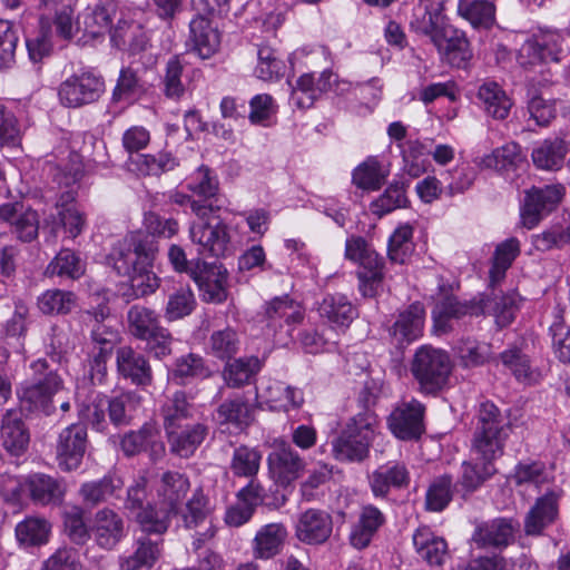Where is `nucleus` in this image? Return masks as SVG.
Wrapping results in <instances>:
<instances>
[{"label": "nucleus", "mask_w": 570, "mask_h": 570, "mask_svg": "<svg viewBox=\"0 0 570 570\" xmlns=\"http://www.w3.org/2000/svg\"><path fill=\"white\" fill-rule=\"evenodd\" d=\"M0 439L3 448L12 455L19 456L27 451L30 434L20 410L10 409L2 415Z\"/></svg>", "instance_id": "23"}, {"label": "nucleus", "mask_w": 570, "mask_h": 570, "mask_svg": "<svg viewBox=\"0 0 570 570\" xmlns=\"http://www.w3.org/2000/svg\"><path fill=\"white\" fill-rule=\"evenodd\" d=\"M87 428L75 423L65 428L58 436L56 460L60 470L71 472L80 468L87 450Z\"/></svg>", "instance_id": "12"}, {"label": "nucleus", "mask_w": 570, "mask_h": 570, "mask_svg": "<svg viewBox=\"0 0 570 570\" xmlns=\"http://www.w3.org/2000/svg\"><path fill=\"white\" fill-rule=\"evenodd\" d=\"M0 219L11 225V233L21 242L30 243L38 236V213L20 203L0 206Z\"/></svg>", "instance_id": "20"}, {"label": "nucleus", "mask_w": 570, "mask_h": 570, "mask_svg": "<svg viewBox=\"0 0 570 570\" xmlns=\"http://www.w3.org/2000/svg\"><path fill=\"white\" fill-rule=\"evenodd\" d=\"M126 323L128 333L137 340L146 337V335L161 326L159 314L155 309L141 304H135L129 307Z\"/></svg>", "instance_id": "45"}, {"label": "nucleus", "mask_w": 570, "mask_h": 570, "mask_svg": "<svg viewBox=\"0 0 570 570\" xmlns=\"http://www.w3.org/2000/svg\"><path fill=\"white\" fill-rule=\"evenodd\" d=\"M65 492L63 483L51 475L32 473L23 478V494L36 504H59Z\"/></svg>", "instance_id": "22"}, {"label": "nucleus", "mask_w": 570, "mask_h": 570, "mask_svg": "<svg viewBox=\"0 0 570 570\" xmlns=\"http://www.w3.org/2000/svg\"><path fill=\"white\" fill-rule=\"evenodd\" d=\"M267 461L273 478L281 485H288L296 480L305 468L301 455L285 442L269 453Z\"/></svg>", "instance_id": "19"}, {"label": "nucleus", "mask_w": 570, "mask_h": 570, "mask_svg": "<svg viewBox=\"0 0 570 570\" xmlns=\"http://www.w3.org/2000/svg\"><path fill=\"white\" fill-rule=\"evenodd\" d=\"M266 401L271 409L288 412L303 405L304 395L299 389L275 381L266 389Z\"/></svg>", "instance_id": "50"}, {"label": "nucleus", "mask_w": 570, "mask_h": 570, "mask_svg": "<svg viewBox=\"0 0 570 570\" xmlns=\"http://www.w3.org/2000/svg\"><path fill=\"white\" fill-rule=\"evenodd\" d=\"M189 238L199 255L222 258L233 252L230 227L216 213L191 222Z\"/></svg>", "instance_id": "7"}, {"label": "nucleus", "mask_w": 570, "mask_h": 570, "mask_svg": "<svg viewBox=\"0 0 570 570\" xmlns=\"http://www.w3.org/2000/svg\"><path fill=\"white\" fill-rule=\"evenodd\" d=\"M85 273V264L73 250L61 249L46 268L47 276L79 279Z\"/></svg>", "instance_id": "52"}, {"label": "nucleus", "mask_w": 570, "mask_h": 570, "mask_svg": "<svg viewBox=\"0 0 570 570\" xmlns=\"http://www.w3.org/2000/svg\"><path fill=\"white\" fill-rule=\"evenodd\" d=\"M532 244L540 252L564 247L570 244V224L551 225L542 233L533 235Z\"/></svg>", "instance_id": "64"}, {"label": "nucleus", "mask_w": 570, "mask_h": 570, "mask_svg": "<svg viewBox=\"0 0 570 570\" xmlns=\"http://www.w3.org/2000/svg\"><path fill=\"white\" fill-rule=\"evenodd\" d=\"M413 544L417 556L430 566H441L448 553V544L429 528H419L413 534Z\"/></svg>", "instance_id": "39"}, {"label": "nucleus", "mask_w": 570, "mask_h": 570, "mask_svg": "<svg viewBox=\"0 0 570 570\" xmlns=\"http://www.w3.org/2000/svg\"><path fill=\"white\" fill-rule=\"evenodd\" d=\"M177 515L169 508L148 504L142 511L136 514V521L141 530L147 533L163 534L167 531L173 517Z\"/></svg>", "instance_id": "53"}, {"label": "nucleus", "mask_w": 570, "mask_h": 570, "mask_svg": "<svg viewBox=\"0 0 570 570\" xmlns=\"http://www.w3.org/2000/svg\"><path fill=\"white\" fill-rule=\"evenodd\" d=\"M263 362L257 356H246L227 362L223 377L228 387L239 389L250 384L262 370Z\"/></svg>", "instance_id": "42"}, {"label": "nucleus", "mask_w": 570, "mask_h": 570, "mask_svg": "<svg viewBox=\"0 0 570 570\" xmlns=\"http://www.w3.org/2000/svg\"><path fill=\"white\" fill-rule=\"evenodd\" d=\"M407 204L404 183H393L385 191L370 205L372 214L382 217L396 208L405 207Z\"/></svg>", "instance_id": "63"}, {"label": "nucleus", "mask_w": 570, "mask_h": 570, "mask_svg": "<svg viewBox=\"0 0 570 570\" xmlns=\"http://www.w3.org/2000/svg\"><path fill=\"white\" fill-rule=\"evenodd\" d=\"M32 376L21 389L20 399L31 410L45 415L55 412L53 396L63 389V380L57 368L47 360L39 358L31 363Z\"/></svg>", "instance_id": "6"}, {"label": "nucleus", "mask_w": 570, "mask_h": 570, "mask_svg": "<svg viewBox=\"0 0 570 570\" xmlns=\"http://www.w3.org/2000/svg\"><path fill=\"white\" fill-rule=\"evenodd\" d=\"M195 405L184 391L175 392L160 407L166 434L186 426L194 419Z\"/></svg>", "instance_id": "32"}, {"label": "nucleus", "mask_w": 570, "mask_h": 570, "mask_svg": "<svg viewBox=\"0 0 570 570\" xmlns=\"http://www.w3.org/2000/svg\"><path fill=\"white\" fill-rule=\"evenodd\" d=\"M120 448L126 456L146 452L153 461L165 454V444L160 440L159 431L151 423H145L137 431L127 432L120 441Z\"/></svg>", "instance_id": "17"}, {"label": "nucleus", "mask_w": 570, "mask_h": 570, "mask_svg": "<svg viewBox=\"0 0 570 570\" xmlns=\"http://www.w3.org/2000/svg\"><path fill=\"white\" fill-rule=\"evenodd\" d=\"M434 327L440 333H448L454 328V322L464 316L482 315V307L476 299L460 302L454 296H446L433 309Z\"/></svg>", "instance_id": "18"}, {"label": "nucleus", "mask_w": 570, "mask_h": 570, "mask_svg": "<svg viewBox=\"0 0 570 570\" xmlns=\"http://www.w3.org/2000/svg\"><path fill=\"white\" fill-rule=\"evenodd\" d=\"M459 360L464 367H476L492 358V346L485 342H479L466 337L459 341L456 345Z\"/></svg>", "instance_id": "54"}, {"label": "nucleus", "mask_w": 570, "mask_h": 570, "mask_svg": "<svg viewBox=\"0 0 570 570\" xmlns=\"http://www.w3.org/2000/svg\"><path fill=\"white\" fill-rule=\"evenodd\" d=\"M77 306V296L73 292L59 288L47 289L37 298V307L43 315H67Z\"/></svg>", "instance_id": "48"}, {"label": "nucleus", "mask_w": 570, "mask_h": 570, "mask_svg": "<svg viewBox=\"0 0 570 570\" xmlns=\"http://www.w3.org/2000/svg\"><path fill=\"white\" fill-rule=\"evenodd\" d=\"M404 170L412 178L420 177L426 171L429 159L425 146L419 140H407L405 144H399Z\"/></svg>", "instance_id": "58"}, {"label": "nucleus", "mask_w": 570, "mask_h": 570, "mask_svg": "<svg viewBox=\"0 0 570 570\" xmlns=\"http://www.w3.org/2000/svg\"><path fill=\"white\" fill-rule=\"evenodd\" d=\"M214 420L219 425L230 424L243 430L254 421V409L242 397L225 400L217 407Z\"/></svg>", "instance_id": "41"}, {"label": "nucleus", "mask_w": 570, "mask_h": 570, "mask_svg": "<svg viewBox=\"0 0 570 570\" xmlns=\"http://www.w3.org/2000/svg\"><path fill=\"white\" fill-rule=\"evenodd\" d=\"M105 92V80L91 69H81L63 80L58 90L59 100L68 108L94 104Z\"/></svg>", "instance_id": "8"}, {"label": "nucleus", "mask_w": 570, "mask_h": 570, "mask_svg": "<svg viewBox=\"0 0 570 570\" xmlns=\"http://www.w3.org/2000/svg\"><path fill=\"white\" fill-rule=\"evenodd\" d=\"M139 404V396L135 393H121L111 399L106 397L109 420L116 426L129 424L132 413Z\"/></svg>", "instance_id": "61"}, {"label": "nucleus", "mask_w": 570, "mask_h": 570, "mask_svg": "<svg viewBox=\"0 0 570 570\" xmlns=\"http://www.w3.org/2000/svg\"><path fill=\"white\" fill-rule=\"evenodd\" d=\"M16 538L26 547L47 544L51 534V523L40 517H28L16 525Z\"/></svg>", "instance_id": "46"}, {"label": "nucleus", "mask_w": 570, "mask_h": 570, "mask_svg": "<svg viewBox=\"0 0 570 570\" xmlns=\"http://www.w3.org/2000/svg\"><path fill=\"white\" fill-rule=\"evenodd\" d=\"M377 426L373 411H362L351 417L332 442L333 455L340 461L361 462L368 456Z\"/></svg>", "instance_id": "4"}, {"label": "nucleus", "mask_w": 570, "mask_h": 570, "mask_svg": "<svg viewBox=\"0 0 570 570\" xmlns=\"http://www.w3.org/2000/svg\"><path fill=\"white\" fill-rule=\"evenodd\" d=\"M410 371L421 393L436 395L449 384L452 362L445 351L423 345L413 355Z\"/></svg>", "instance_id": "5"}, {"label": "nucleus", "mask_w": 570, "mask_h": 570, "mask_svg": "<svg viewBox=\"0 0 570 570\" xmlns=\"http://www.w3.org/2000/svg\"><path fill=\"white\" fill-rule=\"evenodd\" d=\"M189 41L202 59H208L217 52L220 35L208 17L199 13L189 23Z\"/></svg>", "instance_id": "28"}, {"label": "nucleus", "mask_w": 570, "mask_h": 570, "mask_svg": "<svg viewBox=\"0 0 570 570\" xmlns=\"http://www.w3.org/2000/svg\"><path fill=\"white\" fill-rule=\"evenodd\" d=\"M210 375V370L205 360L194 353L181 355L175 361L170 371V377L179 385H186L196 379H206Z\"/></svg>", "instance_id": "49"}, {"label": "nucleus", "mask_w": 570, "mask_h": 570, "mask_svg": "<svg viewBox=\"0 0 570 570\" xmlns=\"http://www.w3.org/2000/svg\"><path fill=\"white\" fill-rule=\"evenodd\" d=\"M109 33L111 45L130 55L144 52L150 46L147 32L134 21L120 19L115 27L110 28Z\"/></svg>", "instance_id": "30"}, {"label": "nucleus", "mask_w": 570, "mask_h": 570, "mask_svg": "<svg viewBox=\"0 0 570 570\" xmlns=\"http://www.w3.org/2000/svg\"><path fill=\"white\" fill-rule=\"evenodd\" d=\"M424 316L425 311L420 303H413L401 312L389 328V333L395 343L403 345L417 340L423 331Z\"/></svg>", "instance_id": "29"}, {"label": "nucleus", "mask_w": 570, "mask_h": 570, "mask_svg": "<svg viewBox=\"0 0 570 570\" xmlns=\"http://www.w3.org/2000/svg\"><path fill=\"white\" fill-rule=\"evenodd\" d=\"M495 472L497 469L494 466V463L485 461H474L472 455L471 461H464L462 463V474L459 484L465 492L470 493L475 491Z\"/></svg>", "instance_id": "55"}, {"label": "nucleus", "mask_w": 570, "mask_h": 570, "mask_svg": "<svg viewBox=\"0 0 570 570\" xmlns=\"http://www.w3.org/2000/svg\"><path fill=\"white\" fill-rule=\"evenodd\" d=\"M520 254V242L515 237L508 238L500 243L494 252L490 278L492 283L502 279L507 269Z\"/></svg>", "instance_id": "59"}, {"label": "nucleus", "mask_w": 570, "mask_h": 570, "mask_svg": "<svg viewBox=\"0 0 570 570\" xmlns=\"http://www.w3.org/2000/svg\"><path fill=\"white\" fill-rule=\"evenodd\" d=\"M563 45L564 39L559 32L541 31L522 43L518 52V62L527 69L559 62L566 53Z\"/></svg>", "instance_id": "9"}, {"label": "nucleus", "mask_w": 570, "mask_h": 570, "mask_svg": "<svg viewBox=\"0 0 570 570\" xmlns=\"http://www.w3.org/2000/svg\"><path fill=\"white\" fill-rule=\"evenodd\" d=\"M262 453L256 448L237 446L232 455L229 469L234 476L254 479L261 466Z\"/></svg>", "instance_id": "51"}, {"label": "nucleus", "mask_w": 570, "mask_h": 570, "mask_svg": "<svg viewBox=\"0 0 570 570\" xmlns=\"http://www.w3.org/2000/svg\"><path fill=\"white\" fill-rule=\"evenodd\" d=\"M116 366L118 375L132 385L145 389L153 384L154 375L149 360L129 345L117 348Z\"/></svg>", "instance_id": "15"}, {"label": "nucleus", "mask_w": 570, "mask_h": 570, "mask_svg": "<svg viewBox=\"0 0 570 570\" xmlns=\"http://www.w3.org/2000/svg\"><path fill=\"white\" fill-rule=\"evenodd\" d=\"M564 195V187L560 184L532 187L527 191L521 208L522 225L533 228L548 213L553 210Z\"/></svg>", "instance_id": "13"}, {"label": "nucleus", "mask_w": 570, "mask_h": 570, "mask_svg": "<svg viewBox=\"0 0 570 570\" xmlns=\"http://www.w3.org/2000/svg\"><path fill=\"white\" fill-rule=\"evenodd\" d=\"M562 497L563 490L559 487H552L535 499L523 520V531L527 535H542L547 529L559 520Z\"/></svg>", "instance_id": "11"}, {"label": "nucleus", "mask_w": 570, "mask_h": 570, "mask_svg": "<svg viewBox=\"0 0 570 570\" xmlns=\"http://www.w3.org/2000/svg\"><path fill=\"white\" fill-rule=\"evenodd\" d=\"M567 155V144L559 137L544 139L533 148L531 157L533 164L546 170H557L561 168Z\"/></svg>", "instance_id": "44"}, {"label": "nucleus", "mask_w": 570, "mask_h": 570, "mask_svg": "<svg viewBox=\"0 0 570 570\" xmlns=\"http://www.w3.org/2000/svg\"><path fill=\"white\" fill-rule=\"evenodd\" d=\"M318 313L328 323L346 327L357 316V311L343 294L326 295L318 305Z\"/></svg>", "instance_id": "40"}, {"label": "nucleus", "mask_w": 570, "mask_h": 570, "mask_svg": "<svg viewBox=\"0 0 570 570\" xmlns=\"http://www.w3.org/2000/svg\"><path fill=\"white\" fill-rule=\"evenodd\" d=\"M385 521L384 513L377 507L363 504L357 522L353 525L350 533L351 544L358 550L366 548Z\"/></svg>", "instance_id": "31"}, {"label": "nucleus", "mask_w": 570, "mask_h": 570, "mask_svg": "<svg viewBox=\"0 0 570 570\" xmlns=\"http://www.w3.org/2000/svg\"><path fill=\"white\" fill-rule=\"evenodd\" d=\"M45 12L41 16L51 20L56 26L57 36L69 40L73 36V8L72 0H41Z\"/></svg>", "instance_id": "47"}, {"label": "nucleus", "mask_w": 570, "mask_h": 570, "mask_svg": "<svg viewBox=\"0 0 570 570\" xmlns=\"http://www.w3.org/2000/svg\"><path fill=\"white\" fill-rule=\"evenodd\" d=\"M484 112L497 120L505 119L511 110L512 100L495 81H484L478 90Z\"/></svg>", "instance_id": "38"}, {"label": "nucleus", "mask_w": 570, "mask_h": 570, "mask_svg": "<svg viewBox=\"0 0 570 570\" xmlns=\"http://www.w3.org/2000/svg\"><path fill=\"white\" fill-rule=\"evenodd\" d=\"M186 188L203 205H212L213 214L217 213L222 205L219 204L218 190L219 184L215 175L206 166H200L186 181Z\"/></svg>", "instance_id": "36"}, {"label": "nucleus", "mask_w": 570, "mask_h": 570, "mask_svg": "<svg viewBox=\"0 0 570 570\" xmlns=\"http://www.w3.org/2000/svg\"><path fill=\"white\" fill-rule=\"evenodd\" d=\"M91 531L99 548L111 550L125 537V522L116 511L104 508L96 512Z\"/></svg>", "instance_id": "24"}, {"label": "nucleus", "mask_w": 570, "mask_h": 570, "mask_svg": "<svg viewBox=\"0 0 570 570\" xmlns=\"http://www.w3.org/2000/svg\"><path fill=\"white\" fill-rule=\"evenodd\" d=\"M208 434V426L202 422H190L167 435L170 451L180 458L191 456Z\"/></svg>", "instance_id": "34"}, {"label": "nucleus", "mask_w": 570, "mask_h": 570, "mask_svg": "<svg viewBox=\"0 0 570 570\" xmlns=\"http://www.w3.org/2000/svg\"><path fill=\"white\" fill-rule=\"evenodd\" d=\"M137 549L129 556L120 558L121 570H139L151 568L159 557V548L149 539L138 540Z\"/></svg>", "instance_id": "62"}, {"label": "nucleus", "mask_w": 570, "mask_h": 570, "mask_svg": "<svg viewBox=\"0 0 570 570\" xmlns=\"http://www.w3.org/2000/svg\"><path fill=\"white\" fill-rule=\"evenodd\" d=\"M81 0L82 11L78 13L77 30L96 38L110 30L111 16L115 14V6L105 3L101 0Z\"/></svg>", "instance_id": "21"}, {"label": "nucleus", "mask_w": 570, "mask_h": 570, "mask_svg": "<svg viewBox=\"0 0 570 570\" xmlns=\"http://www.w3.org/2000/svg\"><path fill=\"white\" fill-rule=\"evenodd\" d=\"M482 307V315L489 314L495 318V323L503 328L512 323L517 311L515 294L497 292L494 288L478 301Z\"/></svg>", "instance_id": "35"}, {"label": "nucleus", "mask_w": 570, "mask_h": 570, "mask_svg": "<svg viewBox=\"0 0 570 570\" xmlns=\"http://www.w3.org/2000/svg\"><path fill=\"white\" fill-rule=\"evenodd\" d=\"M515 525L511 519L497 518L479 524L472 535L479 548L503 549L514 540Z\"/></svg>", "instance_id": "26"}, {"label": "nucleus", "mask_w": 570, "mask_h": 570, "mask_svg": "<svg viewBox=\"0 0 570 570\" xmlns=\"http://www.w3.org/2000/svg\"><path fill=\"white\" fill-rule=\"evenodd\" d=\"M157 253V240L131 233L112 247L108 262L118 275L129 278L134 295L142 297L159 287V278L151 271Z\"/></svg>", "instance_id": "1"}, {"label": "nucleus", "mask_w": 570, "mask_h": 570, "mask_svg": "<svg viewBox=\"0 0 570 570\" xmlns=\"http://www.w3.org/2000/svg\"><path fill=\"white\" fill-rule=\"evenodd\" d=\"M209 352L219 360L229 361L240 347V338L235 330L226 327L214 331L208 343Z\"/></svg>", "instance_id": "60"}, {"label": "nucleus", "mask_w": 570, "mask_h": 570, "mask_svg": "<svg viewBox=\"0 0 570 570\" xmlns=\"http://www.w3.org/2000/svg\"><path fill=\"white\" fill-rule=\"evenodd\" d=\"M189 488L190 483L185 474L176 471L163 473L157 488L159 504L169 508V511L178 514Z\"/></svg>", "instance_id": "33"}, {"label": "nucleus", "mask_w": 570, "mask_h": 570, "mask_svg": "<svg viewBox=\"0 0 570 570\" xmlns=\"http://www.w3.org/2000/svg\"><path fill=\"white\" fill-rule=\"evenodd\" d=\"M445 10H435L428 16H415L411 29L430 39L442 59L451 66L463 68L472 57L465 32L449 22Z\"/></svg>", "instance_id": "2"}, {"label": "nucleus", "mask_w": 570, "mask_h": 570, "mask_svg": "<svg viewBox=\"0 0 570 570\" xmlns=\"http://www.w3.org/2000/svg\"><path fill=\"white\" fill-rule=\"evenodd\" d=\"M409 483L410 472L401 462L381 465L368 475V484L375 498H386L392 489H403Z\"/></svg>", "instance_id": "25"}, {"label": "nucleus", "mask_w": 570, "mask_h": 570, "mask_svg": "<svg viewBox=\"0 0 570 570\" xmlns=\"http://www.w3.org/2000/svg\"><path fill=\"white\" fill-rule=\"evenodd\" d=\"M510 431L509 417L494 403H482L471 446L473 460L494 463L503 454Z\"/></svg>", "instance_id": "3"}, {"label": "nucleus", "mask_w": 570, "mask_h": 570, "mask_svg": "<svg viewBox=\"0 0 570 570\" xmlns=\"http://www.w3.org/2000/svg\"><path fill=\"white\" fill-rule=\"evenodd\" d=\"M512 480L518 487L530 484L540 489L542 485L549 483L552 476L543 462L522 461L515 465Z\"/></svg>", "instance_id": "56"}, {"label": "nucleus", "mask_w": 570, "mask_h": 570, "mask_svg": "<svg viewBox=\"0 0 570 570\" xmlns=\"http://www.w3.org/2000/svg\"><path fill=\"white\" fill-rule=\"evenodd\" d=\"M332 532L333 519L327 511L321 509L311 508L303 511L295 524V537L309 546L325 543Z\"/></svg>", "instance_id": "16"}, {"label": "nucleus", "mask_w": 570, "mask_h": 570, "mask_svg": "<svg viewBox=\"0 0 570 570\" xmlns=\"http://www.w3.org/2000/svg\"><path fill=\"white\" fill-rule=\"evenodd\" d=\"M122 488V479L115 473H108L101 479L82 483L79 495L86 508L94 509L112 498H119Z\"/></svg>", "instance_id": "27"}, {"label": "nucleus", "mask_w": 570, "mask_h": 570, "mask_svg": "<svg viewBox=\"0 0 570 570\" xmlns=\"http://www.w3.org/2000/svg\"><path fill=\"white\" fill-rule=\"evenodd\" d=\"M425 405L416 399L402 401L387 416V428L399 440H419L425 432Z\"/></svg>", "instance_id": "10"}, {"label": "nucleus", "mask_w": 570, "mask_h": 570, "mask_svg": "<svg viewBox=\"0 0 570 570\" xmlns=\"http://www.w3.org/2000/svg\"><path fill=\"white\" fill-rule=\"evenodd\" d=\"M414 252L413 228L409 224L399 226L390 236L387 255L391 262L405 264Z\"/></svg>", "instance_id": "57"}, {"label": "nucleus", "mask_w": 570, "mask_h": 570, "mask_svg": "<svg viewBox=\"0 0 570 570\" xmlns=\"http://www.w3.org/2000/svg\"><path fill=\"white\" fill-rule=\"evenodd\" d=\"M458 14L475 29H491L495 23V6L489 0H459Z\"/></svg>", "instance_id": "43"}, {"label": "nucleus", "mask_w": 570, "mask_h": 570, "mask_svg": "<svg viewBox=\"0 0 570 570\" xmlns=\"http://www.w3.org/2000/svg\"><path fill=\"white\" fill-rule=\"evenodd\" d=\"M287 538L283 523H268L259 528L253 540V553L257 559L268 560L278 554Z\"/></svg>", "instance_id": "37"}, {"label": "nucleus", "mask_w": 570, "mask_h": 570, "mask_svg": "<svg viewBox=\"0 0 570 570\" xmlns=\"http://www.w3.org/2000/svg\"><path fill=\"white\" fill-rule=\"evenodd\" d=\"M190 278L197 284L204 301L222 303L226 299L228 273L222 264L196 258Z\"/></svg>", "instance_id": "14"}]
</instances>
